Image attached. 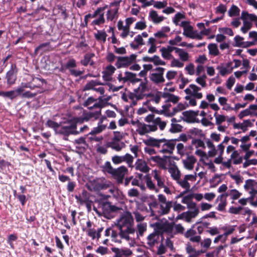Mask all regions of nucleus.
Returning <instances> with one entry per match:
<instances>
[{
  "label": "nucleus",
  "mask_w": 257,
  "mask_h": 257,
  "mask_svg": "<svg viewBox=\"0 0 257 257\" xmlns=\"http://www.w3.org/2000/svg\"><path fill=\"white\" fill-rule=\"evenodd\" d=\"M171 62L170 63V66L171 67H175V68H182L184 66V62L182 61L181 60L175 58L173 57L171 59Z\"/></svg>",
  "instance_id": "nucleus-57"
},
{
  "label": "nucleus",
  "mask_w": 257,
  "mask_h": 257,
  "mask_svg": "<svg viewBox=\"0 0 257 257\" xmlns=\"http://www.w3.org/2000/svg\"><path fill=\"white\" fill-rule=\"evenodd\" d=\"M110 147L113 150L116 151H120L125 147V144L123 142L120 141H113L110 144Z\"/></svg>",
  "instance_id": "nucleus-53"
},
{
  "label": "nucleus",
  "mask_w": 257,
  "mask_h": 257,
  "mask_svg": "<svg viewBox=\"0 0 257 257\" xmlns=\"http://www.w3.org/2000/svg\"><path fill=\"white\" fill-rule=\"evenodd\" d=\"M135 169L143 173L149 172L150 168L146 162L141 159H138L135 163Z\"/></svg>",
  "instance_id": "nucleus-35"
},
{
  "label": "nucleus",
  "mask_w": 257,
  "mask_h": 257,
  "mask_svg": "<svg viewBox=\"0 0 257 257\" xmlns=\"http://www.w3.org/2000/svg\"><path fill=\"white\" fill-rule=\"evenodd\" d=\"M177 119L175 118L171 119V128L170 131L173 133H178L181 132L182 126L177 123Z\"/></svg>",
  "instance_id": "nucleus-43"
},
{
  "label": "nucleus",
  "mask_w": 257,
  "mask_h": 257,
  "mask_svg": "<svg viewBox=\"0 0 257 257\" xmlns=\"http://www.w3.org/2000/svg\"><path fill=\"white\" fill-rule=\"evenodd\" d=\"M225 196H230V199L233 200L238 199L241 195V193L236 189H230L224 194Z\"/></svg>",
  "instance_id": "nucleus-45"
},
{
  "label": "nucleus",
  "mask_w": 257,
  "mask_h": 257,
  "mask_svg": "<svg viewBox=\"0 0 257 257\" xmlns=\"http://www.w3.org/2000/svg\"><path fill=\"white\" fill-rule=\"evenodd\" d=\"M208 49L210 54L217 56L219 54V50L217 46L215 44H210L208 46Z\"/></svg>",
  "instance_id": "nucleus-59"
},
{
  "label": "nucleus",
  "mask_w": 257,
  "mask_h": 257,
  "mask_svg": "<svg viewBox=\"0 0 257 257\" xmlns=\"http://www.w3.org/2000/svg\"><path fill=\"white\" fill-rule=\"evenodd\" d=\"M144 45L143 39L141 35H138L135 37L134 41L131 44V46L133 49H137L140 46Z\"/></svg>",
  "instance_id": "nucleus-50"
},
{
  "label": "nucleus",
  "mask_w": 257,
  "mask_h": 257,
  "mask_svg": "<svg viewBox=\"0 0 257 257\" xmlns=\"http://www.w3.org/2000/svg\"><path fill=\"white\" fill-rule=\"evenodd\" d=\"M158 73H153L150 75V80L156 84H159L165 82L163 73L165 69L162 67H157L155 69Z\"/></svg>",
  "instance_id": "nucleus-21"
},
{
  "label": "nucleus",
  "mask_w": 257,
  "mask_h": 257,
  "mask_svg": "<svg viewBox=\"0 0 257 257\" xmlns=\"http://www.w3.org/2000/svg\"><path fill=\"white\" fill-rule=\"evenodd\" d=\"M119 7V2L111 3L107 12L106 17L108 21H113L116 19L118 16V11Z\"/></svg>",
  "instance_id": "nucleus-17"
},
{
  "label": "nucleus",
  "mask_w": 257,
  "mask_h": 257,
  "mask_svg": "<svg viewBox=\"0 0 257 257\" xmlns=\"http://www.w3.org/2000/svg\"><path fill=\"white\" fill-rule=\"evenodd\" d=\"M147 223L144 222H140L137 225L138 235H143L144 232L147 229Z\"/></svg>",
  "instance_id": "nucleus-61"
},
{
  "label": "nucleus",
  "mask_w": 257,
  "mask_h": 257,
  "mask_svg": "<svg viewBox=\"0 0 257 257\" xmlns=\"http://www.w3.org/2000/svg\"><path fill=\"white\" fill-rule=\"evenodd\" d=\"M248 116H257V104H250L247 108L241 111L237 115L239 119Z\"/></svg>",
  "instance_id": "nucleus-19"
},
{
  "label": "nucleus",
  "mask_w": 257,
  "mask_h": 257,
  "mask_svg": "<svg viewBox=\"0 0 257 257\" xmlns=\"http://www.w3.org/2000/svg\"><path fill=\"white\" fill-rule=\"evenodd\" d=\"M192 209L190 211L185 212V220L187 222H191L192 219L195 218L199 212L198 208L196 206V204L192 203Z\"/></svg>",
  "instance_id": "nucleus-26"
},
{
  "label": "nucleus",
  "mask_w": 257,
  "mask_h": 257,
  "mask_svg": "<svg viewBox=\"0 0 257 257\" xmlns=\"http://www.w3.org/2000/svg\"><path fill=\"white\" fill-rule=\"evenodd\" d=\"M173 236L178 233H183L185 230L184 228L180 224L175 225L173 224Z\"/></svg>",
  "instance_id": "nucleus-64"
},
{
  "label": "nucleus",
  "mask_w": 257,
  "mask_h": 257,
  "mask_svg": "<svg viewBox=\"0 0 257 257\" xmlns=\"http://www.w3.org/2000/svg\"><path fill=\"white\" fill-rule=\"evenodd\" d=\"M152 173L154 180L157 182V185L150 177L147 176L146 177L147 187L150 190L155 193L159 192L160 189L163 188L164 193L168 195H171L172 191L170 188L165 185V179L162 177L161 172L157 170H154Z\"/></svg>",
  "instance_id": "nucleus-5"
},
{
  "label": "nucleus",
  "mask_w": 257,
  "mask_h": 257,
  "mask_svg": "<svg viewBox=\"0 0 257 257\" xmlns=\"http://www.w3.org/2000/svg\"><path fill=\"white\" fill-rule=\"evenodd\" d=\"M96 100L92 97H89L85 102V106H87L89 108L92 109L93 108H100L102 104L104 102H96Z\"/></svg>",
  "instance_id": "nucleus-37"
},
{
  "label": "nucleus",
  "mask_w": 257,
  "mask_h": 257,
  "mask_svg": "<svg viewBox=\"0 0 257 257\" xmlns=\"http://www.w3.org/2000/svg\"><path fill=\"white\" fill-rule=\"evenodd\" d=\"M156 40L155 38L151 37L149 39L148 44L150 45V48L148 49V52L150 54L155 53L157 50V47L156 46Z\"/></svg>",
  "instance_id": "nucleus-52"
},
{
  "label": "nucleus",
  "mask_w": 257,
  "mask_h": 257,
  "mask_svg": "<svg viewBox=\"0 0 257 257\" xmlns=\"http://www.w3.org/2000/svg\"><path fill=\"white\" fill-rule=\"evenodd\" d=\"M115 68L112 65H109L106 67L102 71V78L105 81H110L112 79V75L115 71Z\"/></svg>",
  "instance_id": "nucleus-30"
},
{
  "label": "nucleus",
  "mask_w": 257,
  "mask_h": 257,
  "mask_svg": "<svg viewBox=\"0 0 257 257\" xmlns=\"http://www.w3.org/2000/svg\"><path fill=\"white\" fill-rule=\"evenodd\" d=\"M149 92L148 88L147 86V83L145 82H141L139 87L135 89L133 94L137 101L144 98V97L148 95Z\"/></svg>",
  "instance_id": "nucleus-16"
},
{
  "label": "nucleus",
  "mask_w": 257,
  "mask_h": 257,
  "mask_svg": "<svg viewBox=\"0 0 257 257\" xmlns=\"http://www.w3.org/2000/svg\"><path fill=\"white\" fill-rule=\"evenodd\" d=\"M96 40L101 43H104L106 42L107 35L103 30H97L94 34Z\"/></svg>",
  "instance_id": "nucleus-41"
},
{
  "label": "nucleus",
  "mask_w": 257,
  "mask_h": 257,
  "mask_svg": "<svg viewBox=\"0 0 257 257\" xmlns=\"http://www.w3.org/2000/svg\"><path fill=\"white\" fill-rule=\"evenodd\" d=\"M136 75L130 72H125L124 73V82L127 81L135 82L139 81V79L136 78Z\"/></svg>",
  "instance_id": "nucleus-54"
},
{
  "label": "nucleus",
  "mask_w": 257,
  "mask_h": 257,
  "mask_svg": "<svg viewBox=\"0 0 257 257\" xmlns=\"http://www.w3.org/2000/svg\"><path fill=\"white\" fill-rule=\"evenodd\" d=\"M163 98L165 99L166 102H171L173 103H177L179 100V97L178 96L168 92H163Z\"/></svg>",
  "instance_id": "nucleus-38"
},
{
  "label": "nucleus",
  "mask_w": 257,
  "mask_h": 257,
  "mask_svg": "<svg viewBox=\"0 0 257 257\" xmlns=\"http://www.w3.org/2000/svg\"><path fill=\"white\" fill-rule=\"evenodd\" d=\"M167 103L162 105V109L158 110L156 109V113L159 114H164L165 116L167 117H171L174 115V112L173 110L170 111L169 108L171 107V104L166 102Z\"/></svg>",
  "instance_id": "nucleus-36"
},
{
  "label": "nucleus",
  "mask_w": 257,
  "mask_h": 257,
  "mask_svg": "<svg viewBox=\"0 0 257 257\" xmlns=\"http://www.w3.org/2000/svg\"><path fill=\"white\" fill-rule=\"evenodd\" d=\"M164 142V139L157 140L152 138L148 139L145 143L151 146L160 148L161 144Z\"/></svg>",
  "instance_id": "nucleus-47"
},
{
  "label": "nucleus",
  "mask_w": 257,
  "mask_h": 257,
  "mask_svg": "<svg viewBox=\"0 0 257 257\" xmlns=\"http://www.w3.org/2000/svg\"><path fill=\"white\" fill-rule=\"evenodd\" d=\"M85 90H93L99 94L98 98L100 102H107L109 101L111 96L105 94V88L103 86L99 83L97 81L92 80L88 82L84 88Z\"/></svg>",
  "instance_id": "nucleus-6"
},
{
  "label": "nucleus",
  "mask_w": 257,
  "mask_h": 257,
  "mask_svg": "<svg viewBox=\"0 0 257 257\" xmlns=\"http://www.w3.org/2000/svg\"><path fill=\"white\" fill-rule=\"evenodd\" d=\"M133 224L134 219L132 213L128 211L124 212L116 220L115 224L120 230L119 236L121 238L128 241L132 239V235L135 232Z\"/></svg>",
  "instance_id": "nucleus-2"
},
{
  "label": "nucleus",
  "mask_w": 257,
  "mask_h": 257,
  "mask_svg": "<svg viewBox=\"0 0 257 257\" xmlns=\"http://www.w3.org/2000/svg\"><path fill=\"white\" fill-rule=\"evenodd\" d=\"M184 235L185 237L189 238L191 241L193 242H199L201 240V236L197 235L196 231L192 228L188 230Z\"/></svg>",
  "instance_id": "nucleus-32"
},
{
  "label": "nucleus",
  "mask_w": 257,
  "mask_h": 257,
  "mask_svg": "<svg viewBox=\"0 0 257 257\" xmlns=\"http://www.w3.org/2000/svg\"><path fill=\"white\" fill-rule=\"evenodd\" d=\"M105 120H107L106 116H102L98 122L97 126L94 127L89 133V135L92 136L89 138L91 141L100 142L103 140V137L101 136L97 137L93 135L99 134L106 129L107 124V123H103V121Z\"/></svg>",
  "instance_id": "nucleus-10"
},
{
  "label": "nucleus",
  "mask_w": 257,
  "mask_h": 257,
  "mask_svg": "<svg viewBox=\"0 0 257 257\" xmlns=\"http://www.w3.org/2000/svg\"><path fill=\"white\" fill-rule=\"evenodd\" d=\"M240 19L243 21V26L240 29L243 33H247L251 28L252 23L254 24L257 28V16L255 14L243 11L241 14Z\"/></svg>",
  "instance_id": "nucleus-7"
},
{
  "label": "nucleus",
  "mask_w": 257,
  "mask_h": 257,
  "mask_svg": "<svg viewBox=\"0 0 257 257\" xmlns=\"http://www.w3.org/2000/svg\"><path fill=\"white\" fill-rule=\"evenodd\" d=\"M111 250L114 253L112 257H130L133 253L130 249L112 247Z\"/></svg>",
  "instance_id": "nucleus-27"
},
{
  "label": "nucleus",
  "mask_w": 257,
  "mask_h": 257,
  "mask_svg": "<svg viewBox=\"0 0 257 257\" xmlns=\"http://www.w3.org/2000/svg\"><path fill=\"white\" fill-rule=\"evenodd\" d=\"M252 187H254L257 190V182L251 179L247 180L244 185V188H252Z\"/></svg>",
  "instance_id": "nucleus-63"
},
{
  "label": "nucleus",
  "mask_w": 257,
  "mask_h": 257,
  "mask_svg": "<svg viewBox=\"0 0 257 257\" xmlns=\"http://www.w3.org/2000/svg\"><path fill=\"white\" fill-rule=\"evenodd\" d=\"M252 123L249 119L244 120L241 122H234L233 128L234 130H240L243 132H245L249 127L251 126Z\"/></svg>",
  "instance_id": "nucleus-29"
},
{
  "label": "nucleus",
  "mask_w": 257,
  "mask_h": 257,
  "mask_svg": "<svg viewBox=\"0 0 257 257\" xmlns=\"http://www.w3.org/2000/svg\"><path fill=\"white\" fill-rule=\"evenodd\" d=\"M6 79L8 84L11 85L15 84L17 79V76L13 69L12 68L7 72Z\"/></svg>",
  "instance_id": "nucleus-40"
},
{
  "label": "nucleus",
  "mask_w": 257,
  "mask_h": 257,
  "mask_svg": "<svg viewBox=\"0 0 257 257\" xmlns=\"http://www.w3.org/2000/svg\"><path fill=\"white\" fill-rule=\"evenodd\" d=\"M239 13L240 9L234 5H232L228 11V16L230 17L238 16Z\"/></svg>",
  "instance_id": "nucleus-55"
},
{
  "label": "nucleus",
  "mask_w": 257,
  "mask_h": 257,
  "mask_svg": "<svg viewBox=\"0 0 257 257\" xmlns=\"http://www.w3.org/2000/svg\"><path fill=\"white\" fill-rule=\"evenodd\" d=\"M186 250L189 254L188 257H198L200 253L199 251H197L189 243L186 244Z\"/></svg>",
  "instance_id": "nucleus-42"
},
{
  "label": "nucleus",
  "mask_w": 257,
  "mask_h": 257,
  "mask_svg": "<svg viewBox=\"0 0 257 257\" xmlns=\"http://www.w3.org/2000/svg\"><path fill=\"white\" fill-rule=\"evenodd\" d=\"M146 159L150 163L157 164L162 169H167V161L159 156H146Z\"/></svg>",
  "instance_id": "nucleus-23"
},
{
  "label": "nucleus",
  "mask_w": 257,
  "mask_h": 257,
  "mask_svg": "<svg viewBox=\"0 0 257 257\" xmlns=\"http://www.w3.org/2000/svg\"><path fill=\"white\" fill-rule=\"evenodd\" d=\"M148 102H146V103H144V105L143 106V107L140 108L138 110L137 113L138 114L142 115L144 113H146L149 111V110L152 112H156V108L154 107L148 106Z\"/></svg>",
  "instance_id": "nucleus-44"
},
{
  "label": "nucleus",
  "mask_w": 257,
  "mask_h": 257,
  "mask_svg": "<svg viewBox=\"0 0 257 257\" xmlns=\"http://www.w3.org/2000/svg\"><path fill=\"white\" fill-rule=\"evenodd\" d=\"M180 26L183 29V34L185 36L194 39L201 40L202 39L203 32L194 30L189 21H181Z\"/></svg>",
  "instance_id": "nucleus-8"
},
{
  "label": "nucleus",
  "mask_w": 257,
  "mask_h": 257,
  "mask_svg": "<svg viewBox=\"0 0 257 257\" xmlns=\"http://www.w3.org/2000/svg\"><path fill=\"white\" fill-rule=\"evenodd\" d=\"M157 228L162 233H166L171 237L173 236V224L165 220L156 223Z\"/></svg>",
  "instance_id": "nucleus-15"
},
{
  "label": "nucleus",
  "mask_w": 257,
  "mask_h": 257,
  "mask_svg": "<svg viewBox=\"0 0 257 257\" xmlns=\"http://www.w3.org/2000/svg\"><path fill=\"white\" fill-rule=\"evenodd\" d=\"M196 162L197 159L192 155L188 156L186 159L182 160L184 168L189 171L193 170Z\"/></svg>",
  "instance_id": "nucleus-28"
},
{
  "label": "nucleus",
  "mask_w": 257,
  "mask_h": 257,
  "mask_svg": "<svg viewBox=\"0 0 257 257\" xmlns=\"http://www.w3.org/2000/svg\"><path fill=\"white\" fill-rule=\"evenodd\" d=\"M216 69L218 70L219 74L222 76L229 74L232 71V62L220 64L217 66Z\"/></svg>",
  "instance_id": "nucleus-25"
},
{
  "label": "nucleus",
  "mask_w": 257,
  "mask_h": 257,
  "mask_svg": "<svg viewBox=\"0 0 257 257\" xmlns=\"http://www.w3.org/2000/svg\"><path fill=\"white\" fill-rule=\"evenodd\" d=\"M88 115L89 116L88 118L74 117L66 121H61L60 123H57L51 119H48L46 123V125L52 128L56 134L63 135L66 136L71 134L77 135L79 132H83L88 130V126L84 125L80 128L79 132L76 130L77 123H82L84 119L88 120V118L92 117L93 114L92 113H90Z\"/></svg>",
  "instance_id": "nucleus-1"
},
{
  "label": "nucleus",
  "mask_w": 257,
  "mask_h": 257,
  "mask_svg": "<svg viewBox=\"0 0 257 257\" xmlns=\"http://www.w3.org/2000/svg\"><path fill=\"white\" fill-rule=\"evenodd\" d=\"M137 57L136 54H132L129 56L119 57L115 65L118 68L127 67L136 62Z\"/></svg>",
  "instance_id": "nucleus-12"
},
{
  "label": "nucleus",
  "mask_w": 257,
  "mask_h": 257,
  "mask_svg": "<svg viewBox=\"0 0 257 257\" xmlns=\"http://www.w3.org/2000/svg\"><path fill=\"white\" fill-rule=\"evenodd\" d=\"M94 54L93 53L86 54L84 56V59L81 60V64L84 66H87L89 64H90V65H92L93 62L91 61V59L93 57H94Z\"/></svg>",
  "instance_id": "nucleus-56"
},
{
  "label": "nucleus",
  "mask_w": 257,
  "mask_h": 257,
  "mask_svg": "<svg viewBox=\"0 0 257 257\" xmlns=\"http://www.w3.org/2000/svg\"><path fill=\"white\" fill-rule=\"evenodd\" d=\"M234 41L237 46L242 47H247L254 44L253 42H244L243 38L239 36H236L234 38Z\"/></svg>",
  "instance_id": "nucleus-39"
},
{
  "label": "nucleus",
  "mask_w": 257,
  "mask_h": 257,
  "mask_svg": "<svg viewBox=\"0 0 257 257\" xmlns=\"http://www.w3.org/2000/svg\"><path fill=\"white\" fill-rule=\"evenodd\" d=\"M226 198V197L224 194H222L217 197L216 202H219L217 207H216V209L217 210L219 211H225V207L227 205V200Z\"/></svg>",
  "instance_id": "nucleus-33"
},
{
  "label": "nucleus",
  "mask_w": 257,
  "mask_h": 257,
  "mask_svg": "<svg viewBox=\"0 0 257 257\" xmlns=\"http://www.w3.org/2000/svg\"><path fill=\"white\" fill-rule=\"evenodd\" d=\"M185 15L184 14L181 13H177L173 19V22L176 26H180L181 23V20L185 19Z\"/></svg>",
  "instance_id": "nucleus-58"
},
{
  "label": "nucleus",
  "mask_w": 257,
  "mask_h": 257,
  "mask_svg": "<svg viewBox=\"0 0 257 257\" xmlns=\"http://www.w3.org/2000/svg\"><path fill=\"white\" fill-rule=\"evenodd\" d=\"M183 115L185 120L188 122H200L199 111H185L183 112Z\"/></svg>",
  "instance_id": "nucleus-22"
},
{
  "label": "nucleus",
  "mask_w": 257,
  "mask_h": 257,
  "mask_svg": "<svg viewBox=\"0 0 257 257\" xmlns=\"http://www.w3.org/2000/svg\"><path fill=\"white\" fill-rule=\"evenodd\" d=\"M235 226H226L222 227V229L224 231V233L222 234L223 235L224 238L222 239V242H224L226 240L227 236L232 234L235 230Z\"/></svg>",
  "instance_id": "nucleus-48"
},
{
  "label": "nucleus",
  "mask_w": 257,
  "mask_h": 257,
  "mask_svg": "<svg viewBox=\"0 0 257 257\" xmlns=\"http://www.w3.org/2000/svg\"><path fill=\"white\" fill-rule=\"evenodd\" d=\"M155 124H147L143 122H141L139 121L132 120L131 123L135 127L136 132L140 136L146 135L152 132H154L157 131L158 126L161 131L164 130L166 126V122L162 120L160 117H157L156 119L154 120Z\"/></svg>",
  "instance_id": "nucleus-4"
},
{
  "label": "nucleus",
  "mask_w": 257,
  "mask_h": 257,
  "mask_svg": "<svg viewBox=\"0 0 257 257\" xmlns=\"http://www.w3.org/2000/svg\"><path fill=\"white\" fill-rule=\"evenodd\" d=\"M127 173V168L124 166H121L116 169H114L111 175L117 180L118 183H122L125 175Z\"/></svg>",
  "instance_id": "nucleus-18"
},
{
  "label": "nucleus",
  "mask_w": 257,
  "mask_h": 257,
  "mask_svg": "<svg viewBox=\"0 0 257 257\" xmlns=\"http://www.w3.org/2000/svg\"><path fill=\"white\" fill-rule=\"evenodd\" d=\"M87 234L92 239H98L100 237L97 233L96 230L94 228H89L86 230Z\"/></svg>",
  "instance_id": "nucleus-62"
},
{
  "label": "nucleus",
  "mask_w": 257,
  "mask_h": 257,
  "mask_svg": "<svg viewBox=\"0 0 257 257\" xmlns=\"http://www.w3.org/2000/svg\"><path fill=\"white\" fill-rule=\"evenodd\" d=\"M91 190L99 191L106 189L111 185V183L104 178L94 179L90 182Z\"/></svg>",
  "instance_id": "nucleus-11"
},
{
  "label": "nucleus",
  "mask_w": 257,
  "mask_h": 257,
  "mask_svg": "<svg viewBox=\"0 0 257 257\" xmlns=\"http://www.w3.org/2000/svg\"><path fill=\"white\" fill-rule=\"evenodd\" d=\"M26 88H30L32 89V85L30 83L23 82L21 84L20 86L17 87L16 90L17 96H21L22 98H32L36 95V94L32 93L29 91H25Z\"/></svg>",
  "instance_id": "nucleus-14"
},
{
  "label": "nucleus",
  "mask_w": 257,
  "mask_h": 257,
  "mask_svg": "<svg viewBox=\"0 0 257 257\" xmlns=\"http://www.w3.org/2000/svg\"><path fill=\"white\" fill-rule=\"evenodd\" d=\"M121 99L125 102H128L130 105H135L137 104L136 99L133 92H127L121 94Z\"/></svg>",
  "instance_id": "nucleus-34"
},
{
  "label": "nucleus",
  "mask_w": 257,
  "mask_h": 257,
  "mask_svg": "<svg viewBox=\"0 0 257 257\" xmlns=\"http://www.w3.org/2000/svg\"><path fill=\"white\" fill-rule=\"evenodd\" d=\"M215 119V124H220L226 120V116L223 114H218L217 112L214 113Z\"/></svg>",
  "instance_id": "nucleus-60"
},
{
  "label": "nucleus",
  "mask_w": 257,
  "mask_h": 257,
  "mask_svg": "<svg viewBox=\"0 0 257 257\" xmlns=\"http://www.w3.org/2000/svg\"><path fill=\"white\" fill-rule=\"evenodd\" d=\"M159 235L156 232L150 234L147 237V243L152 246L155 245L156 242L159 239Z\"/></svg>",
  "instance_id": "nucleus-51"
},
{
  "label": "nucleus",
  "mask_w": 257,
  "mask_h": 257,
  "mask_svg": "<svg viewBox=\"0 0 257 257\" xmlns=\"http://www.w3.org/2000/svg\"><path fill=\"white\" fill-rule=\"evenodd\" d=\"M166 170H168L171 178L186 191H188L190 188L191 185L189 182H194L197 179L196 173L193 174L185 175L183 178L181 179V171L175 162L170 164L168 166H167Z\"/></svg>",
  "instance_id": "nucleus-3"
},
{
  "label": "nucleus",
  "mask_w": 257,
  "mask_h": 257,
  "mask_svg": "<svg viewBox=\"0 0 257 257\" xmlns=\"http://www.w3.org/2000/svg\"><path fill=\"white\" fill-rule=\"evenodd\" d=\"M175 147V144L173 141L166 142L164 140V142L161 144L159 152L163 154L171 155L173 153Z\"/></svg>",
  "instance_id": "nucleus-24"
},
{
  "label": "nucleus",
  "mask_w": 257,
  "mask_h": 257,
  "mask_svg": "<svg viewBox=\"0 0 257 257\" xmlns=\"http://www.w3.org/2000/svg\"><path fill=\"white\" fill-rule=\"evenodd\" d=\"M201 88L195 84H190L189 86L185 89V92L187 95H190L197 99H201L203 97L202 93L200 92Z\"/></svg>",
  "instance_id": "nucleus-20"
},
{
  "label": "nucleus",
  "mask_w": 257,
  "mask_h": 257,
  "mask_svg": "<svg viewBox=\"0 0 257 257\" xmlns=\"http://www.w3.org/2000/svg\"><path fill=\"white\" fill-rule=\"evenodd\" d=\"M105 235L106 236L110 235L112 240L115 242H120L119 239L117 238L118 237V234L111 228H107L105 230Z\"/></svg>",
  "instance_id": "nucleus-49"
},
{
  "label": "nucleus",
  "mask_w": 257,
  "mask_h": 257,
  "mask_svg": "<svg viewBox=\"0 0 257 257\" xmlns=\"http://www.w3.org/2000/svg\"><path fill=\"white\" fill-rule=\"evenodd\" d=\"M158 199L160 204V212L161 214H168L172 207V201H167L166 197L162 194L158 195Z\"/></svg>",
  "instance_id": "nucleus-13"
},
{
  "label": "nucleus",
  "mask_w": 257,
  "mask_h": 257,
  "mask_svg": "<svg viewBox=\"0 0 257 257\" xmlns=\"http://www.w3.org/2000/svg\"><path fill=\"white\" fill-rule=\"evenodd\" d=\"M106 7L107 6L98 8L93 14L86 15L84 18L86 25L87 24L89 19L91 18L94 19L92 22V25H99L103 24L105 22L103 11Z\"/></svg>",
  "instance_id": "nucleus-9"
},
{
  "label": "nucleus",
  "mask_w": 257,
  "mask_h": 257,
  "mask_svg": "<svg viewBox=\"0 0 257 257\" xmlns=\"http://www.w3.org/2000/svg\"><path fill=\"white\" fill-rule=\"evenodd\" d=\"M149 18L154 24H159L165 19V17L164 16H159L157 12L154 10L150 11Z\"/></svg>",
  "instance_id": "nucleus-31"
},
{
  "label": "nucleus",
  "mask_w": 257,
  "mask_h": 257,
  "mask_svg": "<svg viewBox=\"0 0 257 257\" xmlns=\"http://www.w3.org/2000/svg\"><path fill=\"white\" fill-rule=\"evenodd\" d=\"M180 60L182 61L186 62L189 59V54L184 49L178 48L176 52Z\"/></svg>",
  "instance_id": "nucleus-46"
}]
</instances>
